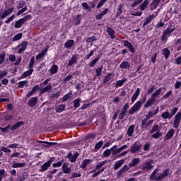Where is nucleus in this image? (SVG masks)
Masks as SVG:
<instances>
[{"instance_id":"obj_1","label":"nucleus","mask_w":181,"mask_h":181,"mask_svg":"<svg viewBox=\"0 0 181 181\" xmlns=\"http://www.w3.org/2000/svg\"><path fill=\"white\" fill-rule=\"evenodd\" d=\"M163 90H166L165 87H160L157 89L152 95L151 98L148 99L144 105V108H149V107L153 105V104L156 103V97H159L160 95V93H162Z\"/></svg>"},{"instance_id":"obj_2","label":"nucleus","mask_w":181,"mask_h":181,"mask_svg":"<svg viewBox=\"0 0 181 181\" xmlns=\"http://www.w3.org/2000/svg\"><path fill=\"white\" fill-rule=\"evenodd\" d=\"M173 32H175V28H167L163 33L161 37H160V40L161 42H164L165 43H166V42H168V39H169V37H170V35H172V33H173Z\"/></svg>"},{"instance_id":"obj_3","label":"nucleus","mask_w":181,"mask_h":181,"mask_svg":"<svg viewBox=\"0 0 181 181\" xmlns=\"http://www.w3.org/2000/svg\"><path fill=\"white\" fill-rule=\"evenodd\" d=\"M142 107V103L141 100L137 101L129 110V115H133L136 111H139Z\"/></svg>"},{"instance_id":"obj_4","label":"nucleus","mask_w":181,"mask_h":181,"mask_svg":"<svg viewBox=\"0 0 181 181\" xmlns=\"http://www.w3.org/2000/svg\"><path fill=\"white\" fill-rule=\"evenodd\" d=\"M15 8L11 7L7 10H5L4 11V9H1L0 10V18L1 20L5 19V18H6V16H9V15L12 14L13 13Z\"/></svg>"},{"instance_id":"obj_5","label":"nucleus","mask_w":181,"mask_h":181,"mask_svg":"<svg viewBox=\"0 0 181 181\" xmlns=\"http://www.w3.org/2000/svg\"><path fill=\"white\" fill-rule=\"evenodd\" d=\"M141 149H142V144H141V141H137L132 145L130 152L131 153H136V152L141 151Z\"/></svg>"},{"instance_id":"obj_6","label":"nucleus","mask_w":181,"mask_h":181,"mask_svg":"<svg viewBox=\"0 0 181 181\" xmlns=\"http://www.w3.org/2000/svg\"><path fill=\"white\" fill-rule=\"evenodd\" d=\"M28 45H29V42L28 41H23V42H22V43L18 45L15 47V49H18V53H19V54H21L26 50V47H28Z\"/></svg>"},{"instance_id":"obj_7","label":"nucleus","mask_w":181,"mask_h":181,"mask_svg":"<svg viewBox=\"0 0 181 181\" xmlns=\"http://www.w3.org/2000/svg\"><path fill=\"white\" fill-rule=\"evenodd\" d=\"M78 151H76L74 155L71 153V151H69L66 156V158L69 159V162H71V163H74V162H76L77 160V158L79 156Z\"/></svg>"},{"instance_id":"obj_8","label":"nucleus","mask_w":181,"mask_h":181,"mask_svg":"<svg viewBox=\"0 0 181 181\" xmlns=\"http://www.w3.org/2000/svg\"><path fill=\"white\" fill-rule=\"evenodd\" d=\"M153 160H150L149 161L146 162L145 163L141 164V169L142 170H151L153 168L152 165Z\"/></svg>"},{"instance_id":"obj_9","label":"nucleus","mask_w":181,"mask_h":181,"mask_svg":"<svg viewBox=\"0 0 181 181\" xmlns=\"http://www.w3.org/2000/svg\"><path fill=\"white\" fill-rule=\"evenodd\" d=\"M123 45L125 47H127L129 50V52H131V53H132V54H134V53H135V48L134 47V45H132V44L131 42H129L128 40H123Z\"/></svg>"},{"instance_id":"obj_10","label":"nucleus","mask_w":181,"mask_h":181,"mask_svg":"<svg viewBox=\"0 0 181 181\" xmlns=\"http://www.w3.org/2000/svg\"><path fill=\"white\" fill-rule=\"evenodd\" d=\"M38 99H39V98H37V96L31 98L28 101V107H30V108H33V107H36V105H37V100H38Z\"/></svg>"},{"instance_id":"obj_11","label":"nucleus","mask_w":181,"mask_h":181,"mask_svg":"<svg viewBox=\"0 0 181 181\" xmlns=\"http://www.w3.org/2000/svg\"><path fill=\"white\" fill-rule=\"evenodd\" d=\"M40 90H42V88H40L39 85L35 86L33 88L32 90L28 91V93L26 94L27 98H29V97H32V95H33V94H35L36 91H39Z\"/></svg>"},{"instance_id":"obj_12","label":"nucleus","mask_w":181,"mask_h":181,"mask_svg":"<svg viewBox=\"0 0 181 181\" xmlns=\"http://www.w3.org/2000/svg\"><path fill=\"white\" fill-rule=\"evenodd\" d=\"M114 78V74L112 73L107 74L103 79V84H110V81Z\"/></svg>"},{"instance_id":"obj_13","label":"nucleus","mask_w":181,"mask_h":181,"mask_svg":"<svg viewBox=\"0 0 181 181\" xmlns=\"http://www.w3.org/2000/svg\"><path fill=\"white\" fill-rule=\"evenodd\" d=\"M38 144H46L47 145L43 144L42 146L44 148H49L50 146H53V145H59L57 142H49V141H43L38 140L37 141Z\"/></svg>"},{"instance_id":"obj_14","label":"nucleus","mask_w":181,"mask_h":181,"mask_svg":"<svg viewBox=\"0 0 181 181\" xmlns=\"http://www.w3.org/2000/svg\"><path fill=\"white\" fill-rule=\"evenodd\" d=\"M78 60V57H77V55L73 54L72 57H71V59H69L68 66L69 67H71V66H73V64H76V63H77Z\"/></svg>"},{"instance_id":"obj_15","label":"nucleus","mask_w":181,"mask_h":181,"mask_svg":"<svg viewBox=\"0 0 181 181\" xmlns=\"http://www.w3.org/2000/svg\"><path fill=\"white\" fill-rule=\"evenodd\" d=\"M175 135V129H170L166 135L164 137L165 141H169V139H172V137Z\"/></svg>"},{"instance_id":"obj_16","label":"nucleus","mask_w":181,"mask_h":181,"mask_svg":"<svg viewBox=\"0 0 181 181\" xmlns=\"http://www.w3.org/2000/svg\"><path fill=\"white\" fill-rule=\"evenodd\" d=\"M23 125H25L24 122H22V121L17 122L11 127V131H16V129H19V128H21V127H23Z\"/></svg>"},{"instance_id":"obj_17","label":"nucleus","mask_w":181,"mask_h":181,"mask_svg":"<svg viewBox=\"0 0 181 181\" xmlns=\"http://www.w3.org/2000/svg\"><path fill=\"white\" fill-rule=\"evenodd\" d=\"M129 170V168H128V165H124L118 172H117V177H119L120 176H122L125 172H128Z\"/></svg>"},{"instance_id":"obj_18","label":"nucleus","mask_w":181,"mask_h":181,"mask_svg":"<svg viewBox=\"0 0 181 181\" xmlns=\"http://www.w3.org/2000/svg\"><path fill=\"white\" fill-rule=\"evenodd\" d=\"M123 8H124V4H119L118 5L117 8V13L115 14V18H119V16H121V15H122V13L124 12Z\"/></svg>"},{"instance_id":"obj_19","label":"nucleus","mask_w":181,"mask_h":181,"mask_svg":"<svg viewBox=\"0 0 181 181\" xmlns=\"http://www.w3.org/2000/svg\"><path fill=\"white\" fill-rule=\"evenodd\" d=\"M92 163H93V160L85 159L83 160V162H82L81 165H80L79 168H81V169H84L85 168H87L88 165H90Z\"/></svg>"},{"instance_id":"obj_20","label":"nucleus","mask_w":181,"mask_h":181,"mask_svg":"<svg viewBox=\"0 0 181 181\" xmlns=\"http://www.w3.org/2000/svg\"><path fill=\"white\" fill-rule=\"evenodd\" d=\"M139 94H141V89L137 88L135 93L132 96V103H135V101H136V98L139 97Z\"/></svg>"},{"instance_id":"obj_21","label":"nucleus","mask_w":181,"mask_h":181,"mask_svg":"<svg viewBox=\"0 0 181 181\" xmlns=\"http://www.w3.org/2000/svg\"><path fill=\"white\" fill-rule=\"evenodd\" d=\"M148 120L147 119H144L141 120V124L140 127L143 131L148 129V127L150 126L149 124L148 123Z\"/></svg>"},{"instance_id":"obj_22","label":"nucleus","mask_w":181,"mask_h":181,"mask_svg":"<svg viewBox=\"0 0 181 181\" xmlns=\"http://www.w3.org/2000/svg\"><path fill=\"white\" fill-rule=\"evenodd\" d=\"M141 163V159L139 158H134L129 163V168H134V166H137L139 163Z\"/></svg>"},{"instance_id":"obj_23","label":"nucleus","mask_w":181,"mask_h":181,"mask_svg":"<svg viewBox=\"0 0 181 181\" xmlns=\"http://www.w3.org/2000/svg\"><path fill=\"white\" fill-rule=\"evenodd\" d=\"M71 98H73V90H70L68 93L64 95V97H62V101L63 103H66V101Z\"/></svg>"},{"instance_id":"obj_24","label":"nucleus","mask_w":181,"mask_h":181,"mask_svg":"<svg viewBox=\"0 0 181 181\" xmlns=\"http://www.w3.org/2000/svg\"><path fill=\"white\" fill-rule=\"evenodd\" d=\"M150 1L149 0H144V2L139 6V9L141 11H145L148 8V6L149 5Z\"/></svg>"},{"instance_id":"obj_25","label":"nucleus","mask_w":181,"mask_h":181,"mask_svg":"<svg viewBox=\"0 0 181 181\" xmlns=\"http://www.w3.org/2000/svg\"><path fill=\"white\" fill-rule=\"evenodd\" d=\"M162 54L164 56L165 60H168L170 57V50L168 48H164L162 49Z\"/></svg>"},{"instance_id":"obj_26","label":"nucleus","mask_w":181,"mask_h":181,"mask_svg":"<svg viewBox=\"0 0 181 181\" xmlns=\"http://www.w3.org/2000/svg\"><path fill=\"white\" fill-rule=\"evenodd\" d=\"M120 69H131V63L124 61L119 65Z\"/></svg>"},{"instance_id":"obj_27","label":"nucleus","mask_w":181,"mask_h":181,"mask_svg":"<svg viewBox=\"0 0 181 181\" xmlns=\"http://www.w3.org/2000/svg\"><path fill=\"white\" fill-rule=\"evenodd\" d=\"M47 50H49L48 48H45V49L42 50L41 52H40L36 56V60H39V59H42V57H45V56H46V53H47Z\"/></svg>"},{"instance_id":"obj_28","label":"nucleus","mask_w":181,"mask_h":181,"mask_svg":"<svg viewBox=\"0 0 181 181\" xmlns=\"http://www.w3.org/2000/svg\"><path fill=\"white\" fill-rule=\"evenodd\" d=\"M107 33L109 36H110L111 39H115V31L111 27L107 28Z\"/></svg>"},{"instance_id":"obj_29","label":"nucleus","mask_w":181,"mask_h":181,"mask_svg":"<svg viewBox=\"0 0 181 181\" xmlns=\"http://www.w3.org/2000/svg\"><path fill=\"white\" fill-rule=\"evenodd\" d=\"M74 46V40H68L64 44L65 49H70Z\"/></svg>"},{"instance_id":"obj_30","label":"nucleus","mask_w":181,"mask_h":181,"mask_svg":"<svg viewBox=\"0 0 181 181\" xmlns=\"http://www.w3.org/2000/svg\"><path fill=\"white\" fill-rule=\"evenodd\" d=\"M49 71L52 76H53V74H56L57 71H59V66L56 64L52 65L49 69Z\"/></svg>"},{"instance_id":"obj_31","label":"nucleus","mask_w":181,"mask_h":181,"mask_svg":"<svg viewBox=\"0 0 181 181\" xmlns=\"http://www.w3.org/2000/svg\"><path fill=\"white\" fill-rule=\"evenodd\" d=\"M26 166V163H16L13 162L12 164V168L16 169L17 168H25Z\"/></svg>"},{"instance_id":"obj_32","label":"nucleus","mask_w":181,"mask_h":181,"mask_svg":"<svg viewBox=\"0 0 181 181\" xmlns=\"http://www.w3.org/2000/svg\"><path fill=\"white\" fill-rule=\"evenodd\" d=\"M127 80H128L127 78H123L122 80L117 81L116 84H115V87L116 88H118V87H122L124 86V83H127Z\"/></svg>"},{"instance_id":"obj_33","label":"nucleus","mask_w":181,"mask_h":181,"mask_svg":"<svg viewBox=\"0 0 181 181\" xmlns=\"http://www.w3.org/2000/svg\"><path fill=\"white\" fill-rule=\"evenodd\" d=\"M32 73H33V69H30L28 71H24L21 76L23 78H26V77H29V76H32Z\"/></svg>"},{"instance_id":"obj_34","label":"nucleus","mask_w":181,"mask_h":181,"mask_svg":"<svg viewBox=\"0 0 181 181\" xmlns=\"http://www.w3.org/2000/svg\"><path fill=\"white\" fill-rule=\"evenodd\" d=\"M124 160H117V161L115 163V164L114 170H118V169L120 168L121 166L124 165Z\"/></svg>"},{"instance_id":"obj_35","label":"nucleus","mask_w":181,"mask_h":181,"mask_svg":"<svg viewBox=\"0 0 181 181\" xmlns=\"http://www.w3.org/2000/svg\"><path fill=\"white\" fill-rule=\"evenodd\" d=\"M50 166L51 165L47 162H46L41 166L40 169L39 170V172H46V170H47V169H49Z\"/></svg>"},{"instance_id":"obj_36","label":"nucleus","mask_w":181,"mask_h":181,"mask_svg":"<svg viewBox=\"0 0 181 181\" xmlns=\"http://www.w3.org/2000/svg\"><path fill=\"white\" fill-rule=\"evenodd\" d=\"M23 21H22V18H20L18 21H17L14 24V28L16 29H21L22 26L23 25Z\"/></svg>"},{"instance_id":"obj_37","label":"nucleus","mask_w":181,"mask_h":181,"mask_svg":"<svg viewBox=\"0 0 181 181\" xmlns=\"http://www.w3.org/2000/svg\"><path fill=\"white\" fill-rule=\"evenodd\" d=\"M64 110H66V105L63 104L56 106L55 107L56 112H63Z\"/></svg>"},{"instance_id":"obj_38","label":"nucleus","mask_w":181,"mask_h":181,"mask_svg":"<svg viewBox=\"0 0 181 181\" xmlns=\"http://www.w3.org/2000/svg\"><path fill=\"white\" fill-rule=\"evenodd\" d=\"M134 129H135L134 124L129 126V127L128 128L127 132L128 136H132V135L134 134Z\"/></svg>"},{"instance_id":"obj_39","label":"nucleus","mask_w":181,"mask_h":181,"mask_svg":"<svg viewBox=\"0 0 181 181\" xmlns=\"http://www.w3.org/2000/svg\"><path fill=\"white\" fill-rule=\"evenodd\" d=\"M161 117L163 118V119H171L172 116L170 115V112H163L161 114Z\"/></svg>"},{"instance_id":"obj_40","label":"nucleus","mask_w":181,"mask_h":181,"mask_svg":"<svg viewBox=\"0 0 181 181\" xmlns=\"http://www.w3.org/2000/svg\"><path fill=\"white\" fill-rule=\"evenodd\" d=\"M52 90V85H47L40 90V94H45V93H47V91H50Z\"/></svg>"},{"instance_id":"obj_41","label":"nucleus","mask_w":181,"mask_h":181,"mask_svg":"<svg viewBox=\"0 0 181 181\" xmlns=\"http://www.w3.org/2000/svg\"><path fill=\"white\" fill-rule=\"evenodd\" d=\"M101 59V57L100 55H98V57H96L94 59H93L91 61V62L90 63V67H94V66H95V64H97V62Z\"/></svg>"},{"instance_id":"obj_42","label":"nucleus","mask_w":181,"mask_h":181,"mask_svg":"<svg viewBox=\"0 0 181 181\" xmlns=\"http://www.w3.org/2000/svg\"><path fill=\"white\" fill-rule=\"evenodd\" d=\"M80 103H81V98H78L73 100L74 108H78L80 107Z\"/></svg>"},{"instance_id":"obj_43","label":"nucleus","mask_w":181,"mask_h":181,"mask_svg":"<svg viewBox=\"0 0 181 181\" xmlns=\"http://www.w3.org/2000/svg\"><path fill=\"white\" fill-rule=\"evenodd\" d=\"M80 23H81V14H78L76 16L74 25L77 26L78 25H80Z\"/></svg>"},{"instance_id":"obj_44","label":"nucleus","mask_w":181,"mask_h":181,"mask_svg":"<svg viewBox=\"0 0 181 181\" xmlns=\"http://www.w3.org/2000/svg\"><path fill=\"white\" fill-rule=\"evenodd\" d=\"M5 57H6V52H2L0 54V66L1 64H4V63L5 62Z\"/></svg>"},{"instance_id":"obj_45","label":"nucleus","mask_w":181,"mask_h":181,"mask_svg":"<svg viewBox=\"0 0 181 181\" xmlns=\"http://www.w3.org/2000/svg\"><path fill=\"white\" fill-rule=\"evenodd\" d=\"M155 132H159V125L157 124H153V126L151 128V130L150 132V134H153Z\"/></svg>"},{"instance_id":"obj_46","label":"nucleus","mask_w":181,"mask_h":181,"mask_svg":"<svg viewBox=\"0 0 181 181\" xmlns=\"http://www.w3.org/2000/svg\"><path fill=\"white\" fill-rule=\"evenodd\" d=\"M32 15L28 14L25 16L23 18H22L21 20L23 22V23H25V22H29V21H32Z\"/></svg>"},{"instance_id":"obj_47","label":"nucleus","mask_w":181,"mask_h":181,"mask_svg":"<svg viewBox=\"0 0 181 181\" xmlns=\"http://www.w3.org/2000/svg\"><path fill=\"white\" fill-rule=\"evenodd\" d=\"M129 109V103H125L122 108V112H125L126 114H128V112L129 113V112H128V110Z\"/></svg>"},{"instance_id":"obj_48","label":"nucleus","mask_w":181,"mask_h":181,"mask_svg":"<svg viewBox=\"0 0 181 181\" xmlns=\"http://www.w3.org/2000/svg\"><path fill=\"white\" fill-rule=\"evenodd\" d=\"M26 84H29V82L28 81H21L18 82V88H23Z\"/></svg>"},{"instance_id":"obj_49","label":"nucleus","mask_w":181,"mask_h":181,"mask_svg":"<svg viewBox=\"0 0 181 181\" xmlns=\"http://www.w3.org/2000/svg\"><path fill=\"white\" fill-rule=\"evenodd\" d=\"M57 172V169H54L51 171L48 172V174L47 175V177H49V180L53 179V175Z\"/></svg>"},{"instance_id":"obj_50","label":"nucleus","mask_w":181,"mask_h":181,"mask_svg":"<svg viewBox=\"0 0 181 181\" xmlns=\"http://www.w3.org/2000/svg\"><path fill=\"white\" fill-rule=\"evenodd\" d=\"M62 171L66 175H70L71 173V168L70 167L62 168Z\"/></svg>"},{"instance_id":"obj_51","label":"nucleus","mask_w":181,"mask_h":181,"mask_svg":"<svg viewBox=\"0 0 181 181\" xmlns=\"http://www.w3.org/2000/svg\"><path fill=\"white\" fill-rule=\"evenodd\" d=\"M71 78H73V76L71 74H69L66 76V78H64L62 81V83L64 84H67V83H69V81H70V80H71Z\"/></svg>"},{"instance_id":"obj_52","label":"nucleus","mask_w":181,"mask_h":181,"mask_svg":"<svg viewBox=\"0 0 181 181\" xmlns=\"http://www.w3.org/2000/svg\"><path fill=\"white\" fill-rule=\"evenodd\" d=\"M63 162H64V159H62L60 161L53 163L52 167L53 168H60V167H62V165H63Z\"/></svg>"},{"instance_id":"obj_53","label":"nucleus","mask_w":181,"mask_h":181,"mask_svg":"<svg viewBox=\"0 0 181 181\" xmlns=\"http://www.w3.org/2000/svg\"><path fill=\"white\" fill-rule=\"evenodd\" d=\"M35 66V56H33L30 57V61L28 64L29 69H33V66Z\"/></svg>"},{"instance_id":"obj_54","label":"nucleus","mask_w":181,"mask_h":181,"mask_svg":"<svg viewBox=\"0 0 181 181\" xmlns=\"http://www.w3.org/2000/svg\"><path fill=\"white\" fill-rule=\"evenodd\" d=\"M23 36V34L22 33H18L16 34L12 39L13 42H17V40H21V38Z\"/></svg>"},{"instance_id":"obj_55","label":"nucleus","mask_w":181,"mask_h":181,"mask_svg":"<svg viewBox=\"0 0 181 181\" xmlns=\"http://www.w3.org/2000/svg\"><path fill=\"white\" fill-rule=\"evenodd\" d=\"M103 69H104V66L102 65L95 69V74L97 77H98V76H101Z\"/></svg>"},{"instance_id":"obj_56","label":"nucleus","mask_w":181,"mask_h":181,"mask_svg":"<svg viewBox=\"0 0 181 181\" xmlns=\"http://www.w3.org/2000/svg\"><path fill=\"white\" fill-rule=\"evenodd\" d=\"M159 172V170L158 168H156L152 173L150 175V180H153L154 177H156V174Z\"/></svg>"},{"instance_id":"obj_57","label":"nucleus","mask_w":181,"mask_h":181,"mask_svg":"<svg viewBox=\"0 0 181 181\" xmlns=\"http://www.w3.org/2000/svg\"><path fill=\"white\" fill-rule=\"evenodd\" d=\"M160 136H162V133H160V132H156L151 135V138H153L154 139H158L160 138Z\"/></svg>"},{"instance_id":"obj_58","label":"nucleus","mask_w":181,"mask_h":181,"mask_svg":"<svg viewBox=\"0 0 181 181\" xmlns=\"http://www.w3.org/2000/svg\"><path fill=\"white\" fill-rule=\"evenodd\" d=\"M95 40H97V37H95V35L87 37L86 39L87 43H93V42H95Z\"/></svg>"},{"instance_id":"obj_59","label":"nucleus","mask_w":181,"mask_h":181,"mask_svg":"<svg viewBox=\"0 0 181 181\" xmlns=\"http://www.w3.org/2000/svg\"><path fill=\"white\" fill-rule=\"evenodd\" d=\"M81 6L85 11H91V8H90V6L87 2H83L81 4Z\"/></svg>"},{"instance_id":"obj_60","label":"nucleus","mask_w":181,"mask_h":181,"mask_svg":"<svg viewBox=\"0 0 181 181\" xmlns=\"http://www.w3.org/2000/svg\"><path fill=\"white\" fill-rule=\"evenodd\" d=\"M95 134H88L86 136H85V139H95Z\"/></svg>"},{"instance_id":"obj_61","label":"nucleus","mask_w":181,"mask_h":181,"mask_svg":"<svg viewBox=\"0 0 181 181\" xmlns=\"http://www.w3.org/2000/svg\"><path fill=\"white\" fill-rule=\"evenodd\" d=\"M107 1L108 0H100L96 6V9H100V8H102Z\"/></svg>"},{"instance_id":"obj_62","label":"nucleus","mask_w":181,"mask_h":181,"mask_svg":"<svg viewBox=\"0 0 181 181\" xmlns=\"http://www.w3.org/2000/svg\"><path fill=\"white\" fill-rule=\"evenodd\" d=\"M25 179H26V175L23 173H22L21 175H19L17 177L16 181H25Z\"/></svg>"},{"instance_id":"obj_63","label":"nucleus","mask_w":181,"mask_h":181,"mask_svg":"<svg viewBox=\"0 0 181 181\" xmlns=\"http://www.w3.org/2000/svg\"><path fill=\"white\" fill-rule=\"evenodd\" d=\"M158 176L154 177L153 180L154 181H162L163 180V177L162 176L161 173H158Z\"/></svg>"},{"instance_id":"obj_64","label":"nucleus","mask_w":181,"mask_h":181,"mask_svg":"<svg viewBox=\"0 0 181 181\" xmlns=\"http://www.w3.org/2000/svg\"><path fill=\"white\" fill-rule=\"evenodd\" d=\"M103 144H104V141H100L98 143L95 144V149H100Z\"/></svg>"}]
</instances>
